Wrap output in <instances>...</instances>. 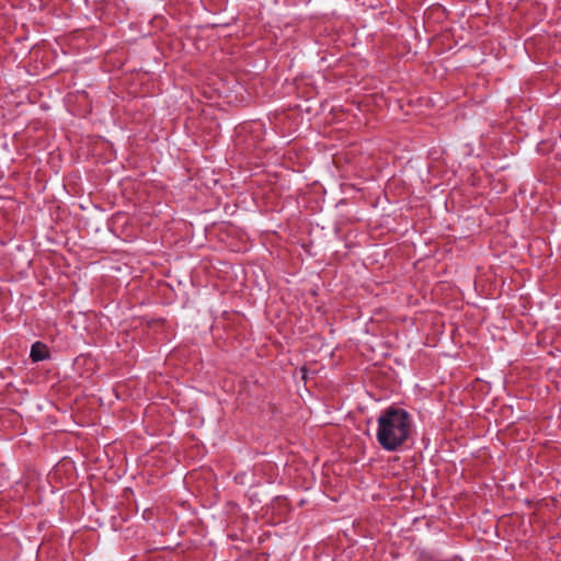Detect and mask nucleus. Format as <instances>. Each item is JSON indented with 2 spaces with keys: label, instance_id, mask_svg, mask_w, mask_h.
Listing matches in <instances>:
<instances>
[{
  "label": "nucleus",
  "instance_id": "nucleus-1",
  "mask_svg": "<svg viewBox=\"0 0 561 561\" xmlns=\"http://www.w3.org/2000/svg\"><path fill=\"white\" fill-rule=\"evenodd\" d=\"M377 423V442L388 451H396L404 446L413 430L410 414L399 408L391 407L382 411Z\"/></svg>",
  "mask_w": 561,
  "mask_h": 561
},
{
  "label": "nucleus",
  "instance_id": "nucleus-2",
  "mask_svg": "<svg viewBox=\"0 0 561 561\" xmlns=\"http://www.w3.org/2000/svg\"><path fill=\"white\" fill-rule=\"evenodd\" d=\"M30 356L33 362L44 360L49 356L48 347L41 342H36L32 345Z\"/></svg>",
  "mask_w": 561,
  "mask_h": 561
}]
</instances>
